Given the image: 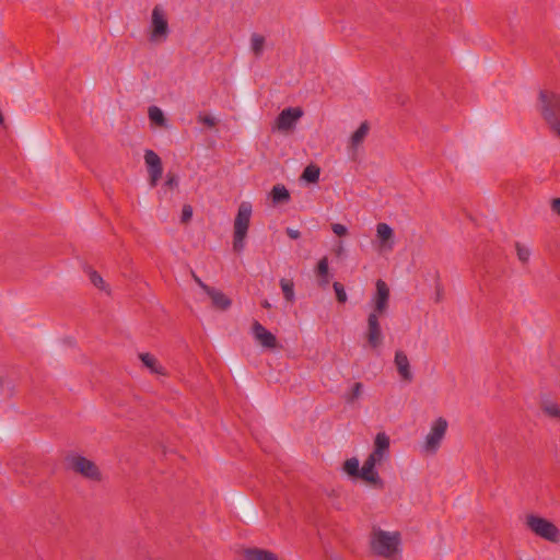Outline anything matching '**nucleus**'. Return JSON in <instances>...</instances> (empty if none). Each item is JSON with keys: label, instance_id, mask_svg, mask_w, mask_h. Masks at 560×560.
<instances>
[{"label": "nucleus", "instance_id": "obj_1", "mask_svg": "<svg viewBox=\"0 0 560 560\" xmlns=\"http://www.w3.org/2000/svg\"><path fill=\"white\" fill-rule=\"evenodd\" d=\"M539 112L550 129L560 137V95L541 90L539 92Z\"/></svg>", "mask_w": 560, "mask_h": 560}, {"label": "nucleus", "instance_id": "obj_2", "mask_svg": "<svg viewBox=\"0 0 560 560\" xmlns=\"http://www.w3.org/2000/svg\"><path fill=\"white\" fill-rule=\"evenodd\" d=\"M400 544L399 533H388L382 529H374L371 535V548L374 553L385 558L397 552Z\"/></svg>", "mask_w": 560, "mask_h": 560}, {"label": "nucleus", "instance_id": "obj_3", "mask_svg": "<svg viewBox=\"0 0 560 560\" xmlns=\"http://www.w3.org/2000/svg\"><path fill=\"white\" fill-rule=\"evenodd\" d=\"M252 217V205L243 201L237 210L234 220L233 248L241 253L245 247V238L247 236L249 222Z\"/></svg>", "mask_w": 560, "mask_h": 560}, {"label": "nucleus", "instance_id": "obj_4", "mask_svg": "<svg viewBox=\"0 0 560 560\" xmlns=\"http://www.w3.org/2000/svg\"><path fill=\"white\" fill-rule=\"evenodd\" d=\"M150 28L149 39L151 43H164L170 35L166 12L161 4H156L152 9Z\"/></svg>", "mask_w": 560, "mask_h": 560}, {"label": "nucleus", "instance_id": "obj_5", "mask_svg": "<svg viewBox=\"0 0 560 560\" xmlns=\"http://www.w3.org/2000/svg\"><path fill=\"white\" fill-rule=\"evenodd\" d=\"M66 463L69 469L73 470L77 474H80L86 479H90L92 481H101L102 479V474L97 465L82 455H68L66 457Z\"/></svg>", "mask_w": 560, "mask_h": 560}, {"label": "nucleus", "instance_id": "obj_6", "mask_svg": "<svg viewBox=\"0 0 560 560\" xmlns=\"http://www.w3.org/2000/svg\"><path fill=\"white\" fill-rule=\"evenodd\" d=\"M526 525L533 533L548 541L558 542L560 539L558 527L544 517L528 515L526 517Z\"/></svg>", "mask_w": 560, "mask_h": 560}, {"label": "nucleus", "instance_id": "obj_7", "mask_svg": "<svg viewBox=\"0 0 560 560\" xmlns=\"http://www.w3.org/2000/svg\"><path fill=\"white\" fill-rule=\"evenodd\" d=\"M447 421L446 419L440 417L438 418L431 425V430L429 434L425 438V442L423 445V448L425 452L429 453H435L440 445L442 440L445 436L446 430H447Z\"/></svg>", "mask_w": 560, "mask_h": 560}, {"label": "nucleus", "instance_id": "obj_8", "mask_svg": "<svg viewBox=\"0 0 560 560\" xmlns=\"http://www.w3.org/2000/svg\"><path fill=\"white\" fill-rule=\"evenodd\" d=\"M303 116V109L301 107H288L284 108L276 118L272 129L279 131L292 130L298 120Z\"/></svg>", "mask_w": 560, "mask_h": 560}, {"label": "nucleus", "instance_id": "obj_9", "mask_svg": "<svg viewBox=\"0 0 560 560\" xmlns=\"http://www.w3.org/2000/svg\"><path fill=\"white\" fill-rule=\"evenodd\" d=\"M381 315L376 314H369L368 316V327L365 331V338L368 341V345L372 349H377L383 343V332L380 324V317Z\"/></svg>", "mask_w": 560, "mask_h": 560}, {"label": "nucleus", "instance_id": "obj_10", "mask_svg": "<svg viewBox=\"0 0 560 560\" xmlns=\"http://www.w3.org/2000/svg\"><path fill=\"white\" fill-rule=\"evenodd\" d=\"M144 162L149 173L150 186L155 187L163 174L161 158L153 150H145Z\"/></svg>", "mask_w": 560, "mask_h": 560}, {"label": "nucleus", "instance_id": "obj_11", "mask_svg": "<svg viewBox=\"0 0 560 560\" xmlns=\"http://www.w3.org/2000/svg\"><path fill=\"white\" fill-rule=\"evenodd\" d=\"M376 292L373 296L374 310L371 314L383 315L389 303V288L385 281L378 279L376 281Z\"/></svg>", "mask_w": 560, "mask_h": 560}, {"label": "nucleus", "instance_id": "obj_12", "mask_svg": "<svg viewBox=\"0 0 560 560\" xmlns=\"http://www.w3.org/2000/svg\"><path fill=\"white\" fill-rule=\"evenodd\" d=\"M381 463L376 459L368 457L360 470L359 478L363 479L364 481L373 485L377 489L384 488V481L380 477L378 472L375 470V466L380 465Z\"/></svg>", "mask_w": 560, "mask_h": 560}, {"label": "nucleus", "instance_id": "obj_13", "mask_svg": "<svg viewBox=\"0 0 560 560\" xmlns=\"http://www.w3.org/2000/svg\"><path fill=\"white\" fill-rule=\"evenodd\" d=\"M389 436L385 432L377 433L374 439V448L368 457L382 463L389 455Z\"/></svg>", "mask_w": 560, "mask_h": 560}, {"label": "nucleus", "instance_id": "obj_14", "mask_svg": "<svg viewBox=\"0 0 560 560\" xmlns=\"http://www.w3.org/2000/svg\"><path fill=\"white\" fill-rule=\"evenodd\" d=\"M255 339L265 348L275 349L277 347L276 336L267 330L259 322H254L252 326Z\"/></svg>", "mask_w": 560, "mask_h": 560}, {"label": "nucleus", "instance_id": "obj_15", "mask_svg": "<svg viewBox=\"0 0 560 560\" xmlns=\"http://www.w3.org/2000/svg\"><path fill=\"white\" fill-rule=\"evenodd\" d=\"M394 363L400 378L407 383H411L413 374L411 372L409 359L402 350H397L395 352Z\"/></svg>", "mask_w": 560, "mask_h": 560}, {"label": "nucleus", "instance_id": "obj_16", "mask_svg": "<svg viewBox=\"0 0 560 560\" xmlns=\"http://www.w3.org/2000/svg\"><path fill=\"white\" fill-rule=\"evenodd\" d=\"M376 236L380 241L381 250L392 252L394 249V230L387 223L376 225Z\"/></svg>", "mask_w": 560, "mask_h": 560}, {"label": "nucleus", "instance_id": "obj_17", "mask_svg": "<svg viewBox=\"0 0 560 560\" xmlns=\"http://www.w3.org/2000/svg\"><path fill=\"white\" fill-rule=\"evenodd\" d=\"M541 415L548 420L560 423V405L549 398H542L540 400Z\"/></svg>", "mask_w": 560, "mask_h": 560}, {"label": "nucleus", "instance_id": "obj_18", "mask_svg": "<svg viewBox=\"0 0 560 560\" xmlns=\"http://www.w3.org/2000/svg\"><path fill=\"white\" fill-rule=\"evenodd\" d=\"M243 555L245 560H278L272 551L256 547L245 549Z\"/></svg>", "mask_w": 560, "mask_h": 560}, {"label": "nucleus", "instance_id": "obj_19", "mask_svg": "<svg viewBox=\"0 0 560 560\" xmlns=\"http://www.w3.org/2000/svg\"><path fill=\"white\" fill-rule=\"evenodd\" d=\"M207 294L210 296L212 305L218 310L225 311L232 304L231 300L223 292L214 288H211Z\"/></svg>", "mask_w": 560, "mask_h": 560}, {"label": "nucleus", "instance_id": "obj_20", "mask_svg": "<svg viewBox=\"0 0 560 560\" xmlns=\"http://www.w3.org/2000/svg\"><path fill=\"white\" fill-rule=\"evenodd\" d=\"M271 200L275 205L285 203L290 200V192L282 184H277L270 191Z\"/></svg>", "mask_w": 560, "mask_h": 560}, {"label": "nucleus", "instance_id": "obj_21", "mask_svg": "<svg viewBox=\"0 0 560 560\" xmlns=\"http://www.w3.org/2000/svg\"><path fill=\"white\" fill-rule=\"evenodd\" d=\"M139 358L143 365L148 368L154 374H164V369L159 364L156 358L151 353H140Z\"/></svg>", "mask_w": 560, "mask_h": 560}, {"label": "nucleus", "instance_id": "obj_22", "mask_svg": "<svg viewBox=\"0 0 560 560\" xmlns=\"http://www.w3.org/2000/svg\"><path fill=\"white\" fill-rule=\"evenodd\" d=\"M370 130V125L368 121H363L359 128L352 133L350 139V144L353 149L359 147L364 139L366 138Z\"/></svg>", "mask_w": 560, "mask_h": 560}, {"label": "nucleus", "instance_id": "obj_23", "mask_svg": "<svg viewBox=\"0 0 560 560\" xmlns=\"http://www.w3.org/2000/svg\"><path fill=\"white\" fill-rule=\"evenodd\" d=\"M280 288L282 290L283 296L287 302H294L295 301V293H294V282L291 279L282 278L280 279Z\"/></svg>", "mask_w": 560, "mask_h": 560}, {"label": "nucleus", "instance_id": "obj_24", "mask_svg": "<svg viewBox=\"0 0 560 560\" xmlns=\"http://www.w3.org/2000/svg\"><path fill=\"white\" fill-rule=\"evenodd\" d=\"M320 175V168L316 164H310L307 165L302 175L301 179L307 182V183H317Z\"/></svg>", "mask_w": 560, "mask_h": 560}, {"label": "nucleus", "instance_id": "obj_25", "mask_svg": "<svg viewBox=\"0 0 560 560\" xmlns=\"http://www.w3.org/2000/svg\"><path fill=\"white\" fill-rule=\"evenodd\" d=\"M265 42V37L258 33H254L250 37V49L257 58L264 52Z\"/></svg>", "mask_w": 560, "mask_h": 560}, {"label": "nucleus", "instance_id": "obj_26", "mask_svg": "<svg viewBox=\"0 0 560 560\" xmlns=\"http://www.w3.org/2000/svg\"><path fill=\"white\" fill-rule=\"evenodd\" d=\"M148 114H149L150 120L152 122H154L155 125H158L160 127L166 126L167 120H166L163 112L161 110V108H159L158 106H150Z\"/></svg>", "mask_w": 560, "mask_h": 560}, {"label": "nucleus", "instance_id": "obj_27", "mask_svg": "<svg viewBox=\"0 0 560 560\" xmlns=\"http://www.w3.org/2000/svg\"><path fill=\"white\" fill-rule=\"evenodd\" d=\"M343 470L350 477L359 478L360 475V463L357 457H351L343 463Z\"/></svg>", "mask_w": 560, "mask_h": 560}, {"label": "nucleus", "instance_id": "obj_28", "mask_svg": "<svg viewBox=\"0 0 560 560\" xmlns=\"http://www.w3.org/2000/svg\"><path fill=\"white\" fill-rule=\"evenodd\" d=\"M515 249H516V255H517V258L520 259V261H522L523 264H526L529 260L530 255H532L530 249L528 247H526L525 245L521 244L520 242L515 243Z\"/></svg>", "mask_w": 560, "mask_h": 560}, {"label": "nucleus", "instance_id": "obj_29", "mask_svg": "<svg viewBox=\"0 0 560 560\" xmlns=\"http://www.w3.org/2000/svg\"><path fill=\"white\" fill-rule=\"evenodd\" d=\"M362 383L357 382L352 385L350 394L347 395L346 400L348 402H353L355 399H358L362 393Z\"/></svg>", "mask_w": 560, "mask_h": 560}, {"label": "nucleus", "instance_id": "obj_30", "mask_svg": "<svg viewBox=\"0 0 560 560\" xmlns=\"http://www.w3.org/2000/svg\"><path fill=\"white\" fill-rule=\"evenodd\" d=\"M334 291L336 293V299L339 303H346L347 302V293L345 290V287L340 282H334L332 284Z\"/></svg>", "mask_w": 560, "mask_h": 560}, {"label": "nucleus", "instance_id": "obj_31", "mask_svg": "<svg viewBox=\"0 0 560 560\" xmlns=\"http://www.w3.org/2000/svg\"><path fill=\"white\" fill-rule=\"evenodd\" d=\"M329 273V265H328V258L325 256L322 259H319L317 267H316V275L317 276H328Z\"/></svg>", "mask_w": 560, "mask_h": 560}, {"label": "nucleus", "instance_id": "obj_32", "mask_svg": "<svg viewBox=\"0 0 560 560\" xmlns=\"http://www.w3.org/2000/svg\"><path fill=\"white\" fill-rule=\"evenodd\" d=\"M197 120L198 122L203 124L209 128H213L217 125V119L214 117L202 113H199Z\"/></svg>", "mask_w": 560, "mask_h": 560}, {"label": "nucleus", "instance_id": "obj_33", "mask_svg": "<svg viewBox=\"0 0 560 560\" xmlns=\"http://www.w3.org/2000/svg\"><path fill=\"white\" fill-rule=\"evenodd\" d=\"M178 184H179L178 176L173 173H167L164 186L168 187L171 189H174V188L178 187Z\"/></svg>", "mask_w": 560, "mask_h": 560}, {"label": "nucleus", "instance_id": "obj_34", "mask_svg": "<svg viewBox=\"0 0 560 560\" xmlns=\"http://www.w3.org/2000/svg\"><path fill=\"white\" fill-rule=\"evenodd\" d=\"M90 280L91 282L96 287V288H100V289H103L104 288V280L103 278L96 272V271H91L90 272Z\"/></svg>", "mask_w": 560, "mask_h": 560}, {"label": "nucleus", "instance_id": "obj_35", "mask_svg": "<svg viewBox=\"0 0 560 560\" xmlns=\"http://www.w3.org/2000/svg\"><path fill=\"white\" fill-rule=\"evenodd\" d=\"M192 217V207L185 205L182 209V222H188Z\"/></svg>", "mask_w": 560, "mask_h": 560}, {"label": "nucleus", "instance_id": "obj_36", "mask_svg": "<svg viewBox=\"0 0 560 560\" xmlns=\"http://www.w3.org/2000/svg\"><path fill=\"white\" fill-rule=\"evenodd\" d=\"M331 230L338 236H343L348 233V229L343 224H340V223H334L331 225Z\"/></svg>", "mask_w": 560, "mask_h": 560}, {"label": "nucleus", "instance_id": "obj_37", "mask_svg": "<svg viewBox=\"0 0 560 560\" xmlns=\"http://www.w3.org/2000/svg\"><path fill=\"white\" fill-rule=\"evenodd\" d=\"M192 278L195 282L206 292L208 293L212 287L206 284L195 272H192Z\"/></svg>", "mask_w": 560, "mask_h": 560}, {"label": "nucleus", "instance_id": "obj_38", "mask_svg": "<svg viewBox=\"0 0 560 560\" xmlns=\"http://www.w3.org/2000/svg\"><path fill=\"white\" fill-rule=\"evenodd\" d=\"M285 233L292 240H298L301 236V232L292 228H287Z\"/></svg>", "mask_w": 560, "mask_h": 560}, {"label": "nucleus", "instance_id": "obj_39", "mask_svg": "<svg viewBox=\"0 0 560 560\" xmlns=\"http://www.w3.org/2000/svg\"><path fill=\"white\" fill-rule=\"evenodd\" d=\"M318 277V285L322 288H326L330 282V275L328 276H317Z\"/></svg>", "mask_w": 560, "mask_h": 560}, {"label": "nucleus", "instance_id": "obj_40", "mask_svg": "<svg viewBox=\"0 0 560 560\" xmlns=\"http://www.w3.org/2000/svg\"><path fill=\"white\" fill-rule=\"evenodd\" d=\"M551 209L553 212H556L558 215H560V198L552 199Z\"/></svg>", "mask_w": 560, "mask_h": 560}, {"label": "nucleus", "instance_id": "obj_41", "mask_svg": "<svg viewBox=\"0 0 560 560\" xmlns=\"http://www.w3.org/2000/svg\"><path fill=\"white\" fill-rule=\"evenodd\" d=\"M261 306H262L264 308H270V307H271V304H270L267 300H265V301H262Z\"/></svg>", "mask_w": 560, "mask_h": 560}, {"label": "nucleus", "instance_id": "obj_42", "mask_svg": "<svg viewBox=\"0 0 560 560\" xmlns=\"http://www.w3.org/2000/svg\"><path fill=\"white\" fill-rule=\"evenodd\" d=\"M3 120H4V119H3V116H2V114L0 113V125H2V124H3Z\"/></svg>", "mask_w": 560, "mask_h": 560}]
</instances>
